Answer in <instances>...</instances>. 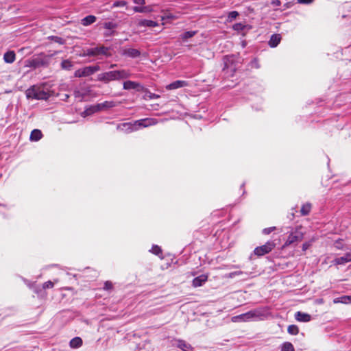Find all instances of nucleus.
I'll use <instances>...</instances> for the list:
<instances>
[{
  "mask_svg": "<svg viewBox=\"0 0 351 351\" xmlns=\"http://www.w3.org/2000/svg\"><path fill=\"white\" fill-rule=\"evenodd\" d=\"M59 53L60 51H56L51 53H40L38 54L34 55L32 57L25 60V66L34 69L38 68H47L51 64L53 56Z\"/></svg>",
  "mask_w": 351,
  "mask_h": 351,
  "instance_id": "nucleus-1",
  "label": "nucleus"
},
{
  "mask_svg": "<svg viewBox=\"0 0 351 351\" xmlns=\"http://www.w3.org/2000/svg\"><path fill=\"white\" fill-rule=\"evenodd\" d=\"M156 123L157 121L154 119L146 118L139 119L134 122H127L119 124L117 128L125 133H130L138 130L139 128L154 125Z\"/></svg>",
  "mask_w": 351,
  "mask_h": 351,
  "instance_id": "nucleus-2",
  "label": "nucleus"
},
{
  "mask_svg": "<svg viewBox=\"0 0 351 351\" xmlns=\"http://www.w3.org/2000/svg\"><path fill=\"white\" fill-rule=\"evenodd\" d=\"M130 76V73L128 71L122 69L99 73L97 75V80L104 83H108L110 81L127 79Z\"/></svg>",
  "mask_w": 351,
  "mask_h": 351,
  "instance_id": "nucleus-3",
  "label": "nucleus"
},
{
  "mask_svg": "<svg viewBox=\"0 0 351 351\" xmlns=\"http://www.w3.org/2000/svg\"><path fill=\"white\" fill-rule=\"evenodd\" d=\"M26 97L28 99L47 100L50 97V93L43 87L32 86L26 90Z\"/></svg>",
  "mask_w": 351,
  "mask_h": 351,
  "instance_id": "nucleus-4",
  "label": "nucleus"
},
{
  "mask_svg": "<svg viewBox=\"0 0 351 351\" xmlns=\"http://www.w3.org/2000/svg\"><path fill=\"white\" fill-rule=\"evenodd\" d=\"M263 316V313L260 309H254L247 313L241 314L232 317L233 322H250Z\"/></svg>",
  "mask_w": 351,
  "mask_h": 351,
  "instance_id": "nucleus-5",
  "label": "nucleus"
},
{
  "mask_svg": "<svg viewBox=\"0 0 351 351\" xmlns=\"http://www.w3.org/2000/svg\"><path fill=\"white\" fill-rule=\"evenodd\" d=\"M304 238V233L301 231V226L297 227L292 231L284 244V247L289 246L294 243L301 241Z\"/></svg>",
  "mask_w": 351,
  "mask_h": 351,
  "instance_id": "nucleus-6",
  "label": "nucleus"
},
{
  "mask_svg": "<svg viewBox=\"0 0 351 351\" xmlns=\"http://www.w3.org/2000/svg\"><path fill=\"white\" fill-rule=\"evenodd\" d=\"M86 55L88 56H97L99 55H103L106 57L111 56L110 49L104 46H100L93 48L88 49L86 51Z\"/></svg>",
  "mask_w": 351,
  "mask_h": 351,
  "instance_id": "nucleus-7",
  "label": "nucleus"
},
{
  "mask_svg": "<svg viewBox=\"0 0 351 351\" xmlns=\"http://www.w3.org/2000/svg\"><path fill=\"white\" fill-rule=\"evenodd\" d=\"M276 247V243L273 241H269L265 244L256 247L254 253L258 256H263L269 253Z\"/></svg>",
  "mask_w": 351,
  "mask_h": 351,
  "instance_id": "nucleus-8",
  "label": "nucleus"
},
{
  "mask_svg": "<svg viewBox=\"0 0 351 351\" xmlns=\"http://www.w3.org/2000/svg\"><path fill=\"white\" fill-rule=\"evenodd\" d=\"M99 70V66H88L78 69L75 73V76L78 77H88Z\"/></svg>",
  "mask_w": 351,
  "mask_h": 351,
  "instance_id": "nucleus-9",
  "label": "nucleus"
},
{
  "mask_svg": "<svg viewBox=\"0 0 351 351\" xmlns=\"http://www.w3.org/2000/svg\"><path fill=\"white\" fill-rule=\"evenodd\" d=\"M121 54L130 58H136L141 56V51L136 49L125 47L121 49Z\"/></svg>",
  "mask_w": 351,
  "mask_h": 351,
  "instance_id": "nucleus-10",
  "label": "nucleus"
},
{
  "mask_svg": "<svg viewBox=\"0 0 351 351\" xmlns=\"http://www.w3.org/2000/svg\"><path fill=\"white\" fill-rule=\"evenodd\" d=\"M349 262H351V252H347L343 256L335 258L332 261L334 265H344Z\"/></svg>",
  "mask_w": 351,
  "mask_h": 351,
  "instance_id": "nucleus-11",
  "label": "nucleus"
},
{
  "mask_svg": "<svg viewBox=\"0 0 351 351\" xmlns=\"http://www.w3.org/2000/svg\"><path fill=\"white\" fill-rule=\"evenodd\" d=\"M176 346L182 351H193L194 348L192 347V346L185 341L184 340L182 339H176Z\"/></svg>",
  "mask_w": 351,
  "mask_h": 351,
  "instance_id": "nucleus-12",
  "label": "nucleus"
},
{
  "mask_svg": "<svg viewBox=\"0 0 351 351\" xmlns=\"http://www.w3.org/2000/svg\"><path fill=\"white\" fill-rule=\"evenodd\" d=\"M208 276L207 274H202L195 278L192 281V285L194 287H199L202 286L208 280Z\"/></svg>",
  "mask_w": 351,
  "mask_h": 351,
  "instance_id": "nucleus-13",
  "label": "nucleus"
},
{
  "mask_svg": "<svg viewBox=\"0 0 351 351\" xmlns=\"http://www.w3.org/2000/svg\"><path fill=\"white\" fill-rule=\"evenodd\" d=\"M97 112H99V106H97V104L92 105L86 107L85 110L81 113V116L82 117H86Z\"/></svg>",
  "mask_w": 351,
  "mask_h": 351,
  "instance_id": "nucleus-14",
  "label": "nucleus"
},
{
  "mask_svg": "<svg viewBox=\"0 0 351 351\" xmlns=\"http://www.w3.org/2000/svg\"><path fill=\"white\" fill-rule=\"evenodd\" d=\"M295 319L300 322H308L311 319V315L304 312L298 311L295 313Z\"/></svg>",
  "mask_w": 351,
  "mask_h": 351,
  "instance_id": "nucleus-15",
  "label": "nucleus"
},
{
  "mask_svg": "<svg viewBox=\"0 0 351 351\" xmlns=\"http://www.w3.org/2000/svg\"><path fill=\"white\" fill-rule=\"evenodd\" d=\"M223 60L224 63L223 69H228L229 68H230L232 71L235 70V67L231 68L232 64L234 63L235 60V57L234 56H224Z\"/></svg>",
  "mask_w": 351,
  "mask_h": 351,
  "instance_id": "nucleus-16",
  "label": "nucleus"
},
{
  "mask_svg": "<svg viewBox=\"0 0 351 351\" xmlns=\"http://www.w3.org/2000/svg\"><path fill=\"white\" fill-rule=\"evenodd\" d=\"M188 83L184 80H176L167 86L169 90L177 89L187 86Z\"/></svg>",
  "mask_w": 351,
  "mask_h": 351,
  "instance_id": "nucleus-17",
  "label": "nucleus"
},
{
  "mask_svg": "<svg viewBox=\"0 0 351 351\" xmlns=\"http://www.w3.org/2000/svg\"><path fill=\"white\" fill-rule=\"evenodd\" d=\"M16 60V53L14 51H8L3 55V60L8 64L13 63Z\"/></svg>",
  "mask_w": 351,
  "mask_h": 351,
  "instance_id": "nucleus-18",
  "label": "nucleus"
},
{
  "mask_svg": "<svg viewBox=\"0 0 351 351\" xmlns=\"http://www.w3.org/2000/svg\"><path fill=\"white\" fill-rule=\"evenodd\" d=\"M158 25V23L152 21V20H147V19H143L140 20L138 22V26L139 27H155Z\"/></svg>",
  "mask_w": 351,
  "mask_h": 351,
  "instance_id": "nucleus-19",
  "label": "nucleus"
},
{
  "mask_svg": "<svg viewBox=\"0 0 351 351\" xmlns=\"http://www.w3.org/2000/svg\"><path fill=\"white\" fill-rule=\"evenodd\" d=\"M281 40V36L280 34H272L270 37V39L268 42L269 47H276L280 43Z\"/></svg>",
  "mask_w": 351,
  "mask_h": 351,
  "instance_id": "nucleus-20",
  "label": "nucleus"
},
{
  "mask_svg": "<svg viewBox=\"0 0 351 351\" xmlns=\"http://www.w3.org/2000/svg\"><path fill=\"white\" fill-rule=\"evenodd\" d=\"M335 304L342 303V304H351V295H343L333 300Z\"/></svg>",
  "mask_w": 351,
  "mask_h": 351,
  "instance_id": "nucleus-21",
  "label": "nucleus"
},
{
  "mask_svg": "<svg viewBox=\"0 0 351 351\" xmlns=\"http://www.w3.org/2000/svg\"><path fill=\"white\" fill-rule=\"evenodd\" d=\"M43 137V134L40 130L34 129L32 131L29 139L32 141H38Z\"/></svg>",
  "mask_w": 351,
  "mask_h": 351,
  "instance_id": "nucleus-22",
  "label": "nucleus"
},
{
  "mask_svg": "<svg viewBox=\"0 0 351 351\" xmlns=\"http://www.w3.org/2000/svg\"><path fill=\"white\" fill-rule=\"evenodd\" d=\"M97 106H99V111H101L104 109L111 108L116 106L115 102L113 101H106L101 104H97Z\"/></svg>",
  "mask_w": 351,
  "mask_h": 351,
  "instance_id": "nucleus-23",
  "label": "nucleus"
},
{
  "mask_svg": "<svg viewBox=\"0 0 351 351\" xmlns=\"http://www.w3.org/2000/svg\"><path fill=\"white\" fill-rule=\"evenodd\" d=\"M82 339L79 337H76L70 341L69 346L71 348H78L82 346Z\"/></svg>",
  "mask_w": 351,
  "mask_h": 351,
  "instance_id": "nucleus-24",
  "label": "nucleus"
},
{
  "mask_svg": "<svg viewBox=\"0 0 351 351\" xmlns=\"http://www.w3.org/2000/svg\"><path fill=\"white\" fill-rule=\"evenodd\" d=\"M96 17L93 15H88L82 19L81 23L84 26H88L96 21Z\"/></svg>",
  "mask_w": 351,
  "mask_h": 351,
  "instance_id": "nucleus-25",
  "label": "nucleus"
},
{
  "mask_svg": "<svg viewBox=\"0 0 351 351\" xmlns=\"http://www.w3.org/2000/svg\"><path fill=\"white\" fill-rule=\"evenodd\" d=\"M138 86L139 84L133 81L128 80L123 83V89L125 90L136 89Z\"/></svg>",
  "mask_w": 351,
  "mask_h": 351,
  "instance_id": "nucleus-26",
  "label": "nucleus"
},
{
  "mask_svg": "<svg viewBox=\"0 0 351 351\" xmlns=\"http://www.w3.org/2000/svg\"><path fill=\"white\" fill-rule=\"evenodd\" d=\"M133 10L135 12H138V13H145V12H151L152 11V9L150 6H143V7L134 6L133 8Z\"/></svg>",
  "mask_w": 351,
  "mask_h": 351,
  "instance_id": "nucleus-27",
  "label": "nucleus"
},
{
  "mask_svg": "<svg viewBox=\"0 0 351 351\" xmlns=\"http://www.w3.org/2000/svg\"><path fill=\"white\" fill-rule=\"evenodd\" d=\"M311 210V204L310 203H306L302 205L300 213L301 215L303 216L308 215Z\"/></svg>",
  "mask_w": 351,
  "mask_h": 351,
  "instance_id": "nucleus-28",
  "label": "nucleus"
},
{
  "mask_svg": "<svg viewBox=\"0 0 351 351\" xmlns=\"http://www.w3.org/2000/svg\"><path fill=\"white\" fill-rule=\"evenodd\" d=\"M280 350L281 351H295V348L291 343L287 341V342H284L280 346Z\"/></svg>",
  "mask_w": 351,
  "mask_h": 351,
  "instance_id": "nucleus-29",
  "label": "nucleus"
},
{
  "mask_svg": "<svg viewBox=\"0 0 351 351\" xmlns=\"http://www.w3.org/2000/svg\"><path fill=\"white\" fill-rule=\"evenodd\" d=\"M118 27V24L114 22L109 21L104 23V28L107 30H114Z\"/></svg>",
  "mask_w": 351,
  "mask_h": 351,
  "instance_id": "nucleus-30",
  "label": "nucleus"
},
{
  "mask_svg": "<svg viewBox=\"0 0 351 351\" xmlns=\"http://www.w3.org/2000/svg\"><path fill=\"white\" fill-rule=\"evenodd\" d=\"M287 332L291 335H296L299 333V328L296 325H289L287 328Z\"/></svg>",
  "mask_w": 351,
  "mask_h": 351,
  "instance_id": "nucleus-31",
  "label": "nucleus"
},
{
  "mask_svg": "<svg viewBox=\"0 0 351 351\" xmlns=\"http://www.w3.org/2000/svg\"><path fill=\"white\" fill-rule=\"evenodd\" d=\"M196 31H187L181 35V38L183 40H186L188 38L194 36L196 34Z\"/></svg>",
  "mask_w": 351,
  "mask_h": 351,
  "instance_id": "nucleus-32",
  "label": "nucleus"
},
{
  "mask_svg": "<svg viewBox=\"0 0 351 351\" xmlns=\"http://www.w3.org/2000/svg\"><path fill=\"white\" fill-rule=\"evenodd\" d=\"M48 39L51 40L53 42L57 43L60 45H64L65 43L64 39L56 36H50L48 37Z\"/></svg>",
  "mask_w": 351,
  "mask_h": 351,
  "instance_id": "nucleus-33",
  "label": "nucleus"
},
{
  "mask_svg": "<svg viewBox=\"0 0 351 351\" xmlns=\"http://www.w3.org/2000/svg\"><path fill=\"white\" fill-rule=\"evenodd\" d=\"M73 64L69 60H64L61 62V67L63 69L70 70Z\"/></svg>",
  "mask_w": 351,
  "mask_h": 351,
  "instance_id": "nucleus-34",
  "label": "nucleus"
},
{
  "mask_svg": "<svg viewBox=\"0 0 351 351\" xmlns=\"http://www.w3.org/2000/svg\"><path fill=\"white\" fill-rule=\"evenodd\" d=\"M152 254H156L157 256H160L162 254V250L161 248L156 245H154L152 247V249L149 250Z\"/></svg>",
  "mask_w": 351,
  "mask_h": 351,
  "instance_id": "nucleus-35",
  "label": "nucleus"
},
{
  "mask_svg": "<svg viewBox=\"0 0 351 351\" xmlns=\"http://www.w3.org/2000/svg\"><path fill=\"white\" fill-rule=\"evenodd\" d=\"M245 25L241 23H237L233 25L232 28L234 30L240 32L245 28Z\"/></svg>",
  "mask_w": 351,
  "mask_h": 351,
  "instance_id": "nucleus-36",
  "label": "nucleus"
},
{
  "mask_svg": "<svg viewBox=\"0 0 351 351\" xmlns=\"http://www.w3.org/2000/svg\"><path fill=\"white\" fill-rule=\"evenodd\" d=\"M126 5H127V2L125 1H116L112 3L111 8H117V7H124Z\"/></svg>",
  "mask_w": 351,
  "mask_h": 351,
  "instance_id": "nucleus-37",
  "label": "nucleus"
},
{
  "mask_svg": "<svg viewBox=\"0 0 351 351\" xmlns=\"http://www.w3.org/2000/svg\"><path fill=\"white\" fill-rule=\"evenodd\" d=\"M53 286H54L53 282H52L51 280H48V281L45 282V283H43V288L44 289H51L53 287Z\"/></svg>",
  "mask_w": 351,
  "mask_h": 351,
  "instance_id": "nucleus-38",
  "label": "nucleus"
},
{
  "mask_svg": "<svg viewBox=\"0 0 351 351\" xmlns=\"http://www.w3.org/2000/svg\"><path fill=\"white\" fill-rule=\"evenodd\" d=\"M115 34H117V32L115 30H106L104 33V36L105 37H110V36H114Z\"/></svg>",
  "mask_w": 351,
  "mask_h": 351,
  "instance_id": "nucleus-39",
  "label": "nucleus"
},
{
  "mask_svg": "<svg viewBox=\"0 0 351 351\" xmlns=\"http://www.w3.org/2000/svg\"><path fill=\"white\" fill-rule=\"evenodd\" d=\"M250 65L252 68H256V69H258L260 68V64L258 63V61L256 58H254L253 59L251 62H250Z\"/></svg>",
  "mask_w": 351,
  "mask_h": 351,
  "instance_id": "nucleus-40",
  "label": "nucleus"
},
{
  "mask_svg": "<svg viewBox=\"0 0 351 351\" xmlns=\"http://www.w3.org/2000/svg\"><path fill=\"white\" fill-rule=\"evenodd\" d=\"M239 15V13L237 11H232L230 12H229L228 14V19L232 21V19H236Z\"/></svg>",
  "mask_w": 351,
  "mask_h": 351,
  "instance_id": "nucleus-41",
  "label": "nucleus"
},
{
  "mask_svg": "<svg viewBox=\"0 0 351 351\" xmlns=\"http://www.w3.org/2000/svg\"><path fill=\"white\" fill-rule=\"evenodd\" d=\"M112 289V283L110 281H106L104 286V289L106 291L111 290Z\"/></svg>",
  "mask_w": 351,
  "mask_h": 351,
  "instance_id": "nucleus-42",
  "label": "nucleus"
},
{
  "mask_svg": "<svg viewBox=\"0 0 351 351\" xmlns=\"http://www.w3.org/2000/svg\"><path fill=\"white\" fill-rule=\"evenodd\" d=\"M276 227L275 226H273V227H269V228H264L263 230V233L264 234H270L272 231H274V230H276Z\"/></svg>",
  "mask_w": 351,
  "mask_h": 351,
  "instance_id": "nucleus-43",
  "label": "nucleus"
},
{
  "mask_svg": "<svg viewBox=\"0 0 351 351\" xmlns=\"http://www.w3.org/2000/svg\"><path fill=\"white\" fill-rule=\"evenodd\" d=\"M315 0H297V3L299 4L308 5L312 3Z\"/></svg>",
  "mask_w": 351,
  "mask_h": 351,
  "instance_id": "nucleus-44",
  "label": "nucleus"
},
{
  "mask_svg": "<svg viewBox=\"0 0 351 351\" xmlns=\"http://www.w3.org/2000/svg\"><path fill=\"white\" fill-rule=\"evenodd\" d=\"M243 274V272L241 271H233V272L230 273L229 274V277L230 278H234L236 276H239V275H241Z\"/></svg>",
  "mask_w": 351,
  "mask_h": 351,
  "instance_id": "nucleus-45",
  "label": "nucleus"
},
{
  "mask_svg": "<svg viewBox=\"0 0 351 351\" xmlns=\"http://www.w3.org/2000/svg\"><path fill=\"white\" fill-rule=\"evenodd\" d=\"M311 246V243L309 242H306L302 244V249L304 252L307 250Z\"/></svg>",
  "mask_w": 351,
  "mask_h": 351,
  "instance_id": "nucleus-46",
  "label": "nucleus"
},
{
  "mask_svg": "<svg viewBox=\"0 0 351 351\" xmlns=\"http://www.w3.org/2000/svg\"><path fill=\"white\" fill-rule=\"evenodd\" d=\"M271 3L273 6L277 7L281 5V1L280 0H273Z\"/></svg>",
  "mask_w": 351,
  "mask_h": 351,
  "instance_id": "nucleus-47",
  "label": "nucleus"
},
{
  "mask_svg": "<svg viewBox=\"0 0 351 351\" xmlns=\"http://www.w3.org/2000/svg\"><path fill=\"white\" fill-rule=\"evenodd\" d=\"M132 1L136 4L144 5L145 3V0H132Z\"/></svg>",
  "mask_w": 351,
  "mask_h": 351,
  "instance_id": "nucleus-48",
  "label": "nucleus"
},
{
  "mask_svg": "<svg viewBox=\"0 0 351 351\" xmlns=\"http://www.w3.org/2000/svg\"><path fill=\"white\" fill-rule=\"evenodd\" d=\"M335 247H336L337 249H339V250H341V249H343V247H342V246H341V245L340 243H336Z\"/></svg>",
  "mask_w": 351,
  "mask_h": 351,
  "instance_id": "nucleus-49",
  "label": "nucleus"
},
{
  "mask_svg": "<svg viewBox=\"0 0 351 351\" xmlns=\"http://www.w3.org/2000/svg\"><path fill=\"white\" fill-rule=\"evenodd\" d=\"M242 47H245V42H243V43H242Z\"/></svg>",
  "mask_w": 351,
  "mask_h": 351,
  "instance_id": "nucleus-50",
  "label": "nucleus"
},
{
  "mask_svg": "<svg viewBox=\"0 0 351 351\" xmlns=\"http://www.w3.org/2000/svg\"><path fill=\"white\" fill-rule=\"evenodd\" d=\"M114 66H115V64H112V65L110 66V67H111V68H112V67H114Z\"/></svg>",
  "mask_w": 351,
  "mask_h": 351,
  "instance_id": "nucleus-51",
  "label": "nucleus"
}]
</instances>
